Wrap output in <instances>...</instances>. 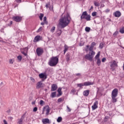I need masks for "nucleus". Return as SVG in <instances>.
Masks as SVG:
<instances>
[{"mask_svg":"<svg viewBox=\"0 0 124 124\" xmlns=\"http://www.w3.org/2000/svg\"><path fill=\"white\" fill-rule=\"evenodd\" d=\"M42 27H40L39 29L37 30V32H40V31H42Z\"/></svg>","mask_w":124,"mask_h":124,"instance_id":"obj_41","label":"nucleus"},{"mask_svg":"<svg viewBox=\"0 0 124 124\" xmlns=\"http://www.w3.org/2000/svg\"><path fill=\"white\" fill-rule=\"evenodd\" d=\"M38 57H40L44 53V50L42 47H38L36 50Z\"/></svg>","mask_w":124,"mask_h":124,"instance_id":"obj_6","label":"nucleus"},{"mask_svg":"<svg viewBox=\"0 0 124 124\" xmlns=\"http://www.w3.org/2000/svg\"><path fill=\"white\" fill-rule=\"evenodd\" d=\"M17 59L18 61V62H20L22 61V59H23V57L21 55H19L17 57Z\"/></svg>","mask_w":124,"mask_h":124,"instance_id":"obj_25","label":"nucleus"},{"mask_svg":"<svg viewBox=\"0 0 124 124\" xmlns=\"http://www.w3.org/2000/svg\"><path fill=\"white\" fill-rule=\"evenodd\" d=\"M103 43H100V45H99V47L101 48V49H102V48H103Z\"/></svg>","mask_w":124,"mask_h":124,"instance_id":"obj_45","label":"nucleus"},{"mask_svg":"<svg viewBox=\"0 0 124 124\" xmlns=\"http://www.w3.org/2000/svg\"><path fill=\"white\" fill-rule=\"evenodd\" d=\"M94 5H95V6H99V5H100V4H99V3L98 2H96L95 1H94Z\"/></svg>","mask_w":124,"mask_h":124,"instance_id":"obj_30","label":"nucleus"},{"mask_svg":"<svg viewBox=\"0 0 124 124\" xmlns=\"http://www.w3.org/2000/svg\"><path fill=\"white\" fill-rule=\"evenodd\" d=\"M3 123H4V124H8L6 121V120H3Z\"/></svg>","mask_w":124,"mask_h":124,"instance_id":"obj_56","label":"nucleus"},{"mask_svg":"<svg viewBox=\"0 0 124 124\" xmlns=\"http://www.w3.org/2000/svg\"><path fill=\"white\" fill-rule=\"evenodd\" d=\"M62 121V117H59L57 120V123H61Z\"/></svg>","mask_w":124,"mask_h":124,"instance_id":"obj_27","label":"nucleus"},{"mask_svg":"<svg viewBox=\"0 0 124 124\" xmlns=\"http://www.w3.org/2000/svg\"><path fill=\"white\" fill-rule=\"evenodd\" d=\"M31 104H32V105L35 104V101L32 102Z\"/></svg>","mask_w":124,"mask_h":124,"instance_id":"obj_61","label":"nucleus"},{"mask_svg":"<svg viewBox=\"0 0 124 124\" xmlns=\"http://www.w3.org/2000/svg\"><path fill=\"white\" fill-rule=\"evenodd\" d=\"M58 89V86H57V84H53L51 85V92H54V91H56Z\"/></svg>","mask_w":124,"mask_h":124,"instance_id":"obj_17","label":"nucleus"},{"mask_svg":"<svg viewBox=\"0 0 124 124\" xmlns=\"http://www.w3.org/2000/svg\"><path fill=\"white\" fill-rule=\"evenodd\" d=\"M71 20L70 15L67 13L63 17L59 20V26H60L61 29H64L65 27H67L69 25Z\"/></svg>","mask_w":124,"mask_h":124,"instance_id":"obj_1","label":"nucleus"},{"mask_svg":"<svg viewBox=\"0 0 124 124\" xmlns=\"http://www.w3.org/2000/svg\"><path fill=\"white\" fill-rule=\"evenodd\" d=\"M87 15H88V13H87V12L86 11L83 12L81 16H80L81 20H83V19H85Z\"/></svg>","mask_w":124,"mask_h":124,"instance_id":"obj_18","label":"nucleus"},{"mask_svg":"<svg viewBox=\"0 0 124 124\" xmlns=\"http://www.w3.org/2000/svg\"><path fill=\"white\" fill-rule=\"evenodd\" d=\"M55 30H56V27L55 26L52 27V28L50 29L51 32H54L55 31Z\"/></svg>","mask_w":124,"mask_h":124,"instance_id":"obj_33","label":"nucleus"},{"mask_svg":"<svg viewBox=\"0 0 124 124\" xmlns=\"http://www.w3.org/2000/svg\"><path fill=\"white\" fill-rule=\"evenodd\" d=\"M44 16V15L43 14H40L39 18H40V20H41V21H42V19H43Z\"/></svg>","mask_w":124,"mask_h":124,"instance_id":"obj_34","label":"nucleus"},{"mask_svg":"<svg viewBox=\"0 0 124 124\" xmlns=\"http://www.w3.org/2000/svg\"><path fill=\"white\" fill-rule=\"evenodd\" d=\"M71 92H72V93H75V90L74 89H72V90H71Z\"/></svg>","mask_w":124,"mask_h":124,"instance_id":"obj_62","label":"nucleus"},{"mask_svg":"<svg viewBox=\"0 0 124 124\" xmlns=\"http://www.w3.org/2000/svg\"><path fill=\"white\" fill-rule=\"evenodd\" d=\"M58 63H59V56L51 57L48 62V64L50 66H56Z\"/></svg>","mask_w":124,"mask_h":124,"instance_id":"obj_2","label":"nucleus"},{"mask_svg":"<svg viewBox=\"0 0 124 124\" xmlns=\"http://www.w3.org/2000/svg\"><path fill=\"white\" fill-rule=\"evenodd\" d=\"M62 92V88H59L58 90V93Z\"/></svg>","mask_w":124,"mask_h":124,"instance_id":"obj_54","label":"nucleus"},{"mask_svg":"<svg viewBox=\"0 0 124 124\" xmlns=\"http://www.w3.org/2000/svg\"><path fill=\"white\" fill-rule=\"evenodd\" d=\"M113 15L114 16H115V17H117L118 18H119V17H121L122 14H121V12L120 11H117L113 13Z\"/></svg>","mask_w":124,"mask_h":124,"instance_id":"obj_15","label":"nucleus"},{"mask_svg":"<svg viewBox=\"0 0 124 124\" xmlns=\"http://www.w3.org/2000/svg\"><path fill=\"white\" fill-rule=\"evenodd\" d=\"M94 55H95V52H94V51H90L89 54H87L85 56V59L90 61V62H93V59Z\"/></svg>","mask_w":124,"mask_h":124,"instance_id":"obj_4","label":"nucleus"},{"mask_svg":"<svg viewBox=\"0 0 124 124\" xmlns=\"http://www.w3.org/2000/svg\"><path fill=\"white\" fill-rule=\"evenodd\" d=\"M118 33H119V32H118L117 31H115L114 33H113V35L114 36H116V35H117L118 34Z\"/></svg>","mask_w":124,"mask_h":124,"instance_id":"obj_51","label":"nucleus"},{"mask_svg":"<svg viewBox=\"0 0 124 124\" xmlns=\"http://www.w3.org/2000/svg\"><path fill=\"white\" fill-rule=\"evenodd\" d=\"M95 45H96V43H95V42H93L91 44V46L93 48V47H94L95 46Z\"/></svg>","mask_w":124,"mask_h":124,"instance_id":"obj_40","label":"nucleus"},{"mask_svg":"<svg viewBox=\"0 0 124 124\" xmlns=\"http://www.w3.org/2000/svg\"><path fill=\"white\" fill-rule=\"evenodd\" d=\"M100 52H98L94 57L95 61H96V64L98 65V66H100L101 65V60H100Z\"/></svg>","mask_w":124,"mask_h":124,"instance_id":"obj_5","label":"nucleus"},{"mask_svg":"<svg viewBox=\"0 0 124 124\" xmlns=\"http://www.w3.org/2000/svg\"><path fill=\"white\" fill-rule=\"evenodd\" d=\"M106 62V58H104L102 59V62Z\"/></svg>","mask_w":124,"mask_h":124,"instance_id":"obj_50","label":"nucleus"},{"mask_svg":"<svg viewBox=\"0 0 124 124\" xmlns=\"http://www.w3.org/2000/svg\"><path fill=\"white\" fill-rule=\"evenodd\" d=\"M33 112H36L37 111V107H35L33 109Z\"/></svg>","mask_w":124,"mask_h":124,"instance_id":"obj_52","label":"nucleus"},{"mask_svg":"<svg viewBox=\"0 0 124 124\" xmlns=\"http://www.w3.org/2000/svg\"><path fill=\"white\" fill-rule=\"evenodd\" d=\"M66 59L67 62L70 61V55L69 54H67L66 55Z\"/></svg>","mask_w":124,"mask_h":124,"instance_id":"obj_23","label":"nucleus"},{"mask_svg":"<svg viewBox=\"0 0 124 124\" xmlns=\"http://www.w3.org/2000/svg\"><path fill=\"white\" fill-rule=\"evenodd\" d=\"M26 114H27V112H25L23 114V115L21 116V119L24 120V119H25Z\"/></svg>","mask_w":124,"mask_h":124,"instance_id":"obj_43","label":"nucleus"},{"mask_svg":"<svg viewBox=\"0 0 124 124\" xmlns=\"http://www.w3.org/2000/svg\"><path fill=\"white\" fill-rule=\"evenodd\" d=\"M43 22H45V24H46V25H47V24H48V22L47 21V17H46V16H45L44 17Z\"/></svg>","mask_w":124,"mask_h":124,"instance_id":"obj_31","label":"nucleus"},{"mask_svg":"<svg viewBox=\"0 0 124 124\" xmlns=\"http://www.w3.org/2000/svg\"><path fill=\"white\" fill-rule=\"evenodd\" d=\"M64 100V99L60 98L58 99V102H62V101H63Z\"/></svg>","mask_w":124,"mask_h":124,"instance_id":"obj_39","label":"nucleus"},{"mask_svg":"<svg viewBox=\"0 0 124 124\" xmlns=\"http://www.w3.org/2000/svg\"><path fill=\"white\" fill-rule=\"evenodd\" d=\"M12 24H13V22H12V21H11L10 24H7L8 27H11V25H12Z\"/></svg>","mask_w":124,"mask_h":124,"instance_id":"obj_46","label":"nucleus"},{"mask_svg":"<svg viewBox=\"0 0 124 124\" xmlns=\"http://www.w3.org/2000/svg\"><path fill=\"white\" fill-rule=\"evenodd\" d=\"M67 112H71V109L68 107V106H67Z\"/></svg>","mask_w":124,"mask_h":124,"instance_id":"obj_47","label":"nucleus"},{"mask_svg":"<svg viewBox=\"0 0 124 124\" xmlns=\"http://www.w3.org/2000/svg\"><path fill=\"white\" fill-rule=\"evenodd\" d=\"M98 101H96L94 103L93 106H92V110H95V109H97L98 108Z\"/></svg>","mask_w":124,"mask_h":124,"instance_id":"obj_12","label":"nucleus"},{"mask_svg":"<svg viewBox=\"0 0 124 124\" xmlns=\"http://www.w3.org/2000/svg\"><path fill=\"white\" fill-rule=\"evenodd\" d=\"M97 14V13L96 12H94L93 13H92V16L93 17H94L95 16H96V15Z\"/></svg>","mask_w":124,"mask_h":124,"instance_id":"obj_42","label":"nucleus"},{"mask_svg":"<svg viewBox=\"0 0 124 124\" xmlns=\"http://www.w3.org/2000/svg\"><path fill=\"white\" fill-rule=\"evenodd\" d=\"M91 31V28L90 27H86L85 28V31H87V32H89Z\"/></svg>","mask_w":124,"mask_h":124,"instance_id":"obj_37","label":"nucleus"},{"mask_svg":"<svg viewBox=\"0 0 124 124\" xmlns=\"http://www.w3.org/2000/svg\"><path fill=\"white\" fill-rule=\"evenodd\" d=\"M85 19L87 21H91V16L87 15Z\"/></svg>","mask_w":124,"mask_h":124,"instance_id":"obj_26","label":"nucleus"},{"mask_svg":"<svg viewBox=\"0 0 124 124\" xmlns=\"http://www.w3.org/2000/svg\"><path fill=\"white\" fill-rule=\"evenodd\" d=\"M23 119H22L21 118L18 119V124H23Z\"/></svg>","mask_w":124,"mask_h":124,"instance_id":"obj_36","label":"nucleus"},{"mask_svg":"<svg viewBox=\"0 0 124 124\" xmlns=\"http://www.w3.org/2000/svg\"><path fill=\"white\" fill-rule=\"evenodd\" d=\"M110 67L111 69L114 68V67H118V62H116V61L113 60L112 62H110Z\"/></svg>","mask_w":124,"mask_h":124,"instance_id":"obj_10","label":"nucleus"},{"mask_svg":"<svg viewBox=\"0 0 124 124\" xmlns=\"http://www.w3.org/2000/svg\"><path fill=\"white\" fill-rule=\"evenodd\" d=\"M80 75H81V74H80V73H78L76 74L77 76H80Z\"/></svg>","mask_w":124,"mask_h":124,"instance_id":"obj_60","label":"nucleus"},{"mask_svg":"<svg viewBox=\"0 0 124 124\" xmlns=\"http://www.w3.org/2000/svg\"><path fill=\"white\" fill-rule=\"evenodd\" d=\"M50 5V4H46V8H48L49 7V6Z\"/></svg>","mask_w":124,"mask_h":124,"instance_id":"obj_57","label":"nucleus"},{"mask_svg":"<svg viewBox=\"0 0 124 124\" xmlns=\"http://www.w3.org/2000/svg\"><path fill=\"white\" fill-rule=\"evenodd\" d=\"M45 24H46L45 22H43L41 23V25H42V26H44V25H45Z\"/></svg>","mask_w":124,"mask_h":124,"instance_id":"obj_59","label":"nucleus"},{"mask_svg":"<svg viewBox=\"0 0 124 124\" xmlns=\"http://www.w3.org/2000/svg\"><path fill=\"white\" fill-rule=\"evenodd\" d=\"M39 77L41 79H47V75H46V74L45 73H41L39 74Z\"/></svg>","mask_w":124,"mask_h":124,"instance_id":"obj_14","label":"nucleus"},{"mask_svg":"<svg viewBox=\"0 0 124 124\" xmlns=\"http://www.w3.org/2000/svg\"><path fill=\"white\" fill-rule=\"evenodd\" d=\"M89 51H90V52H93V46H90L89 48Z\"/></svg>","mask_w":124,"mask_h":124,"instance_id":"obj_44","label":"nucleus"},{"mask_svg":"<svg viewBox=\"0 0 124 124\" xmlns=\"http://www.w3.org/2000/svg\"><path fill=\"white\" fill-rule=\"evenodd\" d=\"M62 30L58 29L57 31V34L58 36H60L62 34Z\"/></svg>","mask_w":124,"mask_h":124,"instance_id":"obj_24","label":"nucleus"},{"mask_svg":"<svg viewBox=\"0 0 124 124\" xmlns=\"http://www.w3.org/2000/svg\"><path fill=\"white\" fill-rule=\"evenodd\" d=\"M42 40V37H41L40 35H37L34 37V42H38V41H39Z\"/></svg>","mask_w":124,"mask_h":124,"instance_id":"obj_13","label":"nucleus"},{"mask_svg":"<svg viewBox=\"0 0 124 124\" xmlns=\"http://www.w3.org/2000/svg\"><path fill=\"white\" fill-rule=\"evenodd\" d=\"M118 92H119V90L117 88L114 89L112 91L111 99L112 100L113 103H115L117 102V98L116 97H117V96H118Z\"/></svg>","mask_w":124,"mask_h":124,"instance_id":"obj_3","label":"nucleus"},{"mask_svg":"<svg viewBox=\"0 0 124 124\" xmlns=\"http://www.w3.org/2000/svg\"><path fill=\"white\" fill-rule=\"evenodd\" d=\"M12 19L15 22H16L17 23H19L21 22V21L22 20L23 17L19 16H13Z\"/></svg>","mask_w":124,"mask_h":124,"instance_id":"obj_7","label":"nucleus"},{"mask_svg":"<svg viewBox=\"0 0 124 124\" xmlns=\"http://www.w3.org/2000/svg\"><path fill=\"white\" fill-rule=\"evenodd\" d=\"M28 47H25V48H23V50L25 51H21V53L23 54V55H24L25 56H28V54L27 53H26H26L28 52Z\"/></svg>","mask_w":124,"mask_h":124,"instance_id":"obj_20","label":"nucleus"},{"mask_svg":"<svg viewBox=\"0 0 124 124\" xmlns=\"http://www.w3.org/2000/svg\"><path fill=\"white\" fill-rule=\"evenodd\" d=\"M45 109H46V116H48L49 115V113H50V107H49V105L46 106L45 107H44L43 109V114H44V111H45Z\"/></svg>","mask_w":124,"mask_h":124,"instance_id":"obj_8","label":"nucleus"},{"mask_svg":"<svg viewBox=\"0 0 124 124\" xmlns=\"http://www.w3.org/2000/svg\"><path fill=\"white\" fill-rule=\"evenodd\" d=\"M87 48H89V45L86 46Z\"/></svg>","mask_w":124,"mask_h":124,"instance_id":"obj_64","label":"nucleus"},{"mask_svg":"<svg viewBox=\"0 0 124 124\" xmlns=\"http://www.w3.org/2000/svg\"><path fill=\"white\" fill-rule=\"evenodd\" d=\"M45 84L42 83V81H39L36 84V89H41V88H44Z\"/></svg>","mask_w":124,"mask_h":124,"instance_id":"obj_9","label":"nucleus"},{"mask_svg":"<svg viewBox=\"0 0 124 124\" xmlns=\"http://www.w3.org/2000/svg\"><path fill=\"white\" fill-rule=\"evenodd\" d=\"M120 32H121V33H124V27H123L120 30Z\"/></svg>","mask_w":124,"mask_h":124,"instance_id":"obj_38","label":"nucleus"},{"mask_svg":"<svg viewBox=\"0 0 124 124\" xmlns=\"http://www.w3.org/2000/svg\"><path fill=\"white\" fill-rule=\"evenodd\" d=\"M105 12H106V13H108V12H110V9H107L105 10Z\"/></svg>","mask_w":124,"mask_h":124,"instance_id":"obj_53","label":"nucleus"},{"mask_svg":"<svg viewBox=\"0 0 124 124\" xmlns=\"http://www.w3.org/2000/svg\"><path fill=\"white\" fill-rule=\"evenodd\" d=\"M111 120L110 119V117L109 116H106L104 119V122L105 123H108L109 124H113V123L111 122Z\"/></svg>","mask_w":124,"mask_h":124,"instance_id":"obj_11","label":"nucleus"},{"mask_svg":"<svg viewBox=\"0 0 124 124\" xmlns=\"http://www.w3.org/2000/svg\"><path fill=\"white\" fill-rule=\"evenodd\" d=\"M45 104V102L44 101L41 100L40 101V105L41 106H43V105Z\"/></svg>","mask_w":124,"mask_h":124,"instance_id":"obj_32","label":"nucleus"},{"mask_svg":"<svg viewBox=\"0 0 124 124\" xmlns=\"http://www.w3.org/2000/svg\"><path fill=\"white\" fill-rule=\"evenodd\" d=\"M9 120H11V121H12V120H13V117H9Z\"/></svg>","mask_w":124,"mask_h":124,"instance_id":"obj_58","label":"nucleus"},{"mask_svg":"<svg viewBox=\"0 0 124 124\" xmlns=\"http://www.w3.org/2000/svg\"><path fill=\"white\" fill-rule=\"evenodd\" d=\"M91 9H93V6H91Z\"/></svg>","mask_w":124,"mask_h":124,"instance_id":"obj_63","label":"nucleus"},{"mask_svg":"<svg viewBox=\"0 0 124 124\" xmlns=\"http://www.w3.org/2000/svg\"><path fill=\"white\" fill-rule=\"evenodd\" d=\"M56 92H54L51 93V97L52 98H54V97H56Z\"/></svg>","mask_w":124,"mask_h":124,"instance_id":"obj_28","label":"nucleus"},{"mask_svg":"<svg viewBox=\"0 0 124 124\" xmlns=\"http://www.w3.org/2000/svg\"><path fill=\"white\" fill-rule=\"evenodd\" d=\"M62 91L60 92H58V96H61V95H62Z\"/></svg>","mask_w":124,"mask_h":124,"instance_id":"obj_49","label":"nucleus"},{"mask_svg":"<svg viewBox=\"0 0 124 124\" xmlns=\"http://www.w3.org/2000/svg\"><path fill=\"white\" fill-rule=\"evenodd\" d=\"M30 80H31V81H32V83H34V82L35 81L33 78H30Z\"/></svg>","mask_w":124,"mask_h":124,"instance_id":"obj_48","label":"nucleus"},{"mask_svg":"<svg viewBox=\"0 0 124 124\" xmlns=\"http://www.w3.org/2000/svg\"><path fill=\"white\" fill-rule=\"evenodd\" d=\"M4 29H3V28H2V29L0 30L1 32H3V33H4Z\"/></svg>","mask_w":124,"mask_h":124,"instance_id":"obj_55","label":"nucleus"},{"mask_svg":"<svg viewBox=\"0 0 124 124\" xmlns=\"http://www.w3.org/2000/svg\"><path fill=\"white\" fill-rule=\"evenodd\" d=\"M85 86L83 83H79L78 84V87H79V88H82V87Z\"/></svg>","mask_w":124,"mask_h":124,"instance_id":"obj_35","label":"nucleus"},{"mask_svg":"<svg viewBox=\"0 0 124 124\" xmlns=\"http://www.w3.org/2000/svg\"><path fill=\"white\" fill-rule=\"evenodd\" d=\"M42 123L44 124H51V122H50V120L48 118L43 119Z\"/></svg>","mask_w":124,"mask_h":124,"instance_id":"obj_16","label":"nucleus"},{"mask_svg":"<svg viewBox=\"0 0 124 124\" xmlns=\"http://www.w3.org/2000/svg\"><path fill=\"white\" fill-rule=\"evenodd\" d=\"M84 86H91L92 85H93V82H91L90 81H87L84 82Z\"/></svg>","mask_w":124,"mask_h":124,"instance_id":"obj_21","label":"nucleus"},{"mask_svg":"<svg viewBox=\"0 0 124 124\" xmlns=\"http://www.w3.org/2000/svg\"><path fill=\"white\" fill-rule=\"evenodd\" d=\"M14 62H15V61L14 60V59H10L9 60V62L10 64H13V63H14Z\"/></svg>","mask_w":124,"mask_h":124,"instance_id":"obj_29","label":"nucleus"},{"mask_svg":"<svg viewBox=\"0 0 124 124\" xmlns=\"http://www.w3.org/2000/svg\"><path fill=\"white\" fill-rule=\"evenodd\" d=\"M83 94L84 96H88L89 94H90V90H87L84 91L83 93Z\"/></svg>","mask_w":124,"mask_h":124,"instance_id":"obj_19","label":"nucleus"},{"mask_svg":"<svg viewBox=\"0 0 124 124\" xmlns=\"http://www.w3.org/2000/svg\"><path fill=\"white\" fill-rule=\"evenodd\" d=\"M64 55H65V53H66V51L68 50V46L67 45H65L64 46Z\"/></svg>","mask_w":124,"mask_h":124,"instance_id":"obj_22","label":"nucleus"}]
</instances>
